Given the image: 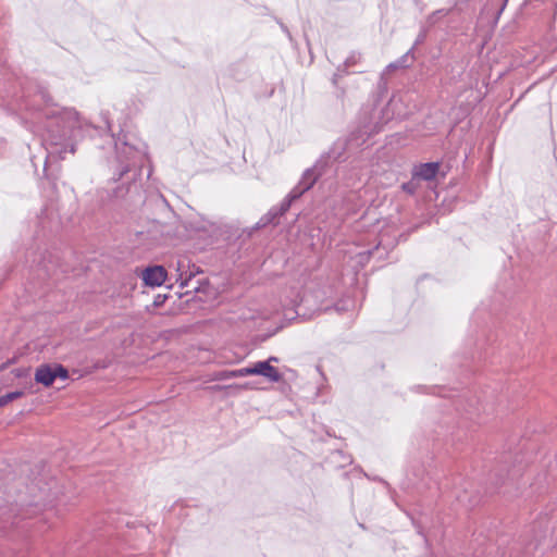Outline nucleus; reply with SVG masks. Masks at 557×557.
Instances as JSON below:
<instances>
[{
	"instance_id": "nucleus-1",
	"label": "nucleus",
	"mask_w": 557,
	"mask_h": 557,
	"mask_svg": "<svg viewBox=\"0 0 557 557\" xmlns=\"http://www.w3.org/2000/svg\"><path fill=\"white\" fill-rule=\"evenodd\" d=\"M57 377H69V371L61 364H41L35 371V381L45 387L51 386Z\"/></svg>"
},
{
	"instance_id": "nucleus-2",
	"label": "nucleus",
	"mask_w": 557,
	"mask_h": 557,
	"mask_svg": "<svg viewBox=\"0 0 557 557\" xmlns=\"http://www.w3.org/2000/svg\"><path fill=\"white\" fill-rule=\"evenodd\" d=\"M141 278L147 286H161L166 278V271L161 265L148 267L141 272Z\"/></svg>"
},
{
	"instance_id": "nucleus-3",
	"label": "nucleus",
	"mask_w": 557,
	"mask_h": 557,
	"mask_svg": "<svg viewBox=\"0 0 557 557\" xmlns=\"http://www.w3.org/2000/svg\"><path fill=\"white\" fill-rule=\"evenodd\" d=\"M440 169V164L436 162L423 163L416 168L413 176L424 181H431L435 178Z\"/></svg>"
},
{
	"instance_id": "nucleus-4",
	"label": "nucleus",
	"mask_w": 557,
	"mask_h": 557,
	"mask_svg": "<svg viewBox=\"0 0 557 557\" xmlns=\"http://www.w3.org/2000/svg\"><path fill=\"white\" fill-rule=\"evenodd\" d=\"M271 361H277V358L270 357L269 360H267V363L264 366V370L262 372V376L267 377L271 382H280L282 380V374L278 372L276 368L270 364Z\"/></svg>"
},
{
	"instance_id": "nucleus-5",
	"label": "nucleus",
	"mask_w": 557,
	"mask_h": 557,
	"mask_svg": "<svg viewBox=\"0 0 557 557\" xmlns=\"http://www.w3.org/2000/svg\"><path fill=\"white\" fill-rule=\"evenodd\" d=\"M23 395H24V392L16 391V392H11L3 396H0V407H3L17 398H21Z\"/></svg>"
},
{
	"instance_id": "nucleus-6",
	"label": "nucleus",
	"mask_w": 557,
	"mask_h": 557,
	"mask_svg": "<svg viewBox=\"0 0 557 557\" xmlns=\"http://www.w3.org/2000/svg\"><path fill=\"white\" fill-rule=\"evenodd\" d=\"M265 363L267 361H259L256 362L252 367H249L251 375H262Z\"/></svg>"
},
{
	"instance_id": "nucleus-7",
	"label": "nucleus",
	"mask_w": 557,
	"mask_h": 557,
	"mask_svg": "<svg viewBox=\"0 0 557 557\" xmlns=\"http://www.w3.org/2000/svg\"><path fill=\"white\" fill-rule=\"evenodd\" d=\"M12 374L17 377H27L29 375V369L28 368H16L12 371Z\"/></svg>"
},
{
	"instance_id": "nucleus-8",
	"label": "nucleus",
	"mask_w": 557,
	"mask_h": 557,
	"mask_svg": "<svg viewBox=\"0 0 557 557\" xmlns=\"http://www.w3.org/2000/svg\"><path fill=\"white\" fill-rule=\"evenodd\" d=\"M231 375H235L236 377L251 375L250 368L247 367V368H242V369H237V370H232Z\"/></svg>"
},
{
	"instance_id": "nucleus-9",
	"label": "nucleus",
	"mask_w": 557,
	"mask_h": 557,
	"mask_svg": "<svg viewBox=\"0 0 557 557\" xmlns=\"http://www.w3.org/2000/svg\"><path fill=\"white\" fill-rule=\"evenodd\" d=\"M232 371H223L220 373L219 379L221 380H227L232 377H236L235 375H231Z\"/></svg>"
}]
</instances>
